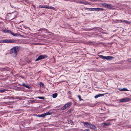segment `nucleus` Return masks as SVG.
Returning <instances> with one entry per match:
<instances>
[{
    "label": "nucleus",
    "instance_id": "37998d69",
    "mask_svg": "<svg viewBox=\"0 0 131 131\" xmlns=\"http://www.w3.org/2000/svg\"><path fill=\"white\" fill-rule=\"evenodd\" d=\"M33 6L34 7H35V5H34Z\"/></svg>",
    "mask_w": 131,
    "mask_h": 131
},
{
    "label": "nucleus",
    "instance_id": "f3484780",
    "mask_svg": "<svg viewBox=\"0 0 131 131\" xmlns=\"http://www.w3.org/2000/svg\"><path fill=\"white\" fill-rule=\"evenodd\" d=\"M57 93L53 94L52 95V97L54 98H56L57 97Z\"/></svg>",
    "mask_w": 131,
    "mask_h": 131
},
{
    "label": "nucleus",
    "instance_id": "a19ab883",
    "mask_svg": "<svg viewBox=\"0 0 131 131\" xmlns=\"http://www.w3.org/2000/svg\"><path fill=\"white\" fill-rule=\"evenodd\" d=\"M14 17L12 18L11 19V20H12V19H14Z\"/></svg>",
    "mask_w": 131,
    "mask_h": 131
},
{
    "label": "nucleus",
    "instance_id": "c756f323",
    "mask_svg": "<svg viewBox=\"0 0 131 131\" xmlns=\"http://www.w3.org/2000/svg\"><path fill=\"white\" fill-rule=\"evenodd\" d=\"M30 102L32 103H35V101L34 100H31L30 101Z\"/></svg>",
    "mask_w": 131,
    "mask_h": 131
},
{
    "label": "nucleus",
    "instance_id": "dca6fc26",
    "mask_svg": "<svg viewBox=\"0 0 131 131\" xmlns=\"http://www.w3.org/2000/svg\"><path fill=\"white\" fill-rule=\"evenodd\" d=\"M119 90L120 91H128V90L126 88H124L123 89H120Z\"/></svg>",
    "mask_w": 131,
    "mask_h": 131
},
{
    "label": "nucleus",
    "instance_id": "6ab92c4d",
    "mask_svg": "<svg viewBox=\"0 0 131 131\" xmlns=\"http://www.w3.org/2000/svg\"><path fill=\"white\" fill-rule=\"evenodd\" d=\"M8 91V90L6 89H4L2 90H0V92L2 93L5 91Z\"/></svg>",
    "mask_w": 131,
    "mask_h": 131
},
{
    "label": "nucleus",
    "instance_id": "473e14b6",
    "mask_svg": "<svg viewBox=\"0 0 131 131\" xmlns=\"http://www.w3.org/2000/svg\"><path fill=\"white\" fill-rule=\"evenodd\" d=\"M90 3H89L88 2H86V3H85V5H87V4H89V5H90Z\"/></svg>",
    "mask_w": 131,
    "mask_h": 131
},
{
    "label": "nucleus",
    "instance_id": "c9c22d12",
    "mask_svg": "<svg viewBox=\"0 0 131 131\" xmlns=\"http://www.w3.org/2000/svg\"><path fill=\"white\" fill-rule=\"evenodd\" d=\"M128 61L129 62H131V58H130V59H128Z\"/></svg>",
    "mask_w": 131,
    "mask_h": 131
},
{
    "label": "nucleus",
    "instance_id": "423d86ee",
    "mask_svg": "<svg viewBox=\"0 0 131 131\" xmlns=\"http://www.w3.org/2000/svg\"><path fill=\"white\" fill-rule=\"evenodd\" d=\"M47 56L46 55H41L38 57L36 60V61H38L41 59H44L47 58Z\"/></svg>",
    "mask_w": 131,
    "mask_h": 131
},
{
    "label": "nucleus",
    "instance_id": "6e6552de",
    "mask_svg": "<svg viewBox=\"0 0 131 131\" xmlns=\"http://www.w3.org/2000/svg\"><path fill=\"white\" fill-rule=\"evenodd\" d=\"M89 128L91 129H94V130H96V127L94 125H92L90 123V124Z\"/></svg>",
    "mask_w": 131,
    "mask_h": 131
},
{
    "label": "nucleus",
    "instance_id": "39448f33",
    "mask_svg": "<svg viewBox=\"0 0 131 131\" xmlns=\"http://www.w3.org/2000/svg\"><path fill=\"white\" fill-rule=\"evenodd\" d=\"M3 31L5 33H8L9 34H10L11 35L14 36H16L17 35V34H14L10 30H4Z\"/></svg>",
    "mask_w": 131,
    "mask_h": 131
},
{
    "label": "nucleus",
    "instance_id": "bb28decb",
    "mask_svg": "<svg viewBox=\"0 0 131 131\" xmlns=\"http://www.w3.org/2000/svg\"><path fill=\"white\" fill-rule=\"evenodd\" d=\"M125 23L126 24H130V22L129 21H128L127 20H126Z\"/></svg>",
    "mask_w": 131,
    "mask_h": 131
},
{
    "label": "nucleus",
    "instance_id": "79ce46f5",
    "mask_svg": "<svg viewBox=\"0 0 131 131\" xmlns=\"http://www.w3.org/2000/svg\"><path fill=\"white\" fill-rule=\"evenodd\" d=\"M72 122V121H70V123H71V122Z\"/></svg>",
    "mask_w": 131,
    "mask_h": 131
},
{
    "label": "nucleus",
    "instance_id": "9b49d317",
    "mask_svg": "<svg viewBox=\"0 0 131 131\" xmlns=\"http://www.w3.org/2000/svg\"><path fill=\"white\" fill-rule=\"evenodd\" d=\"M15 41L14 39H8V43H13L15 42Z\"/></svg>",
    "mask_w": 131,
    "mask_h": 131
},
{
    "label": "nucleus",
    "instance_id": "b1692460",
    "mask_svg": "<svg viewBox=\"0 0 131 131\" xmlns=\"http://www.w3.org/2000/svg\"><path fill=\"white\" fill-rule=\"evenodd\" d=\"M78 97L80 101H81L82 100H83V99H81V97L80 95H78Z\"/></svg>",
    "mask_w": 131,
    "mask_h": 131
},
{
    "label": "nucleus",
    "instance_id": "412c9836",
    "mask_svg": "<svg viewBox=\"0 0 131 131\" xmlns=\"http://www.w3.org/2000/svg\"><path fill=\"white\" fill-rule=\"evenodd\" d=\"M46 115H36V116L39 117H44Z\"/></svg>",
    "mask_w": 131,
    "mask_h": 131
},
{
    "label": "nucleus",
    "instance_id": "0eeeda50",
    "mask_svg": "<svg viewBox=\"0 0 131 131\" xmlns=\"http://www.w3.org/2000/svg\"><path fill=\"white\" fill-rule=\"evenodd\" d=\"M103 5L105 7H107L108 8L111 9L112 8L113 6L111 4L106 3H104L103 4Z\"/></svg>",
    "mask_w": 131,
    "mask_h": 131
},
{
    "label": "nucleus",
    "instance_id": "9d476101",
    "mask_svg": "<svg viewBox=\"0 0 131 131\" xmlns=\"http://www.w3.org/2000/svg\"><path fill=\"white\" fill-rule=\"evenodd\" d=\"M82 123H83L85 126L86 127H89L90 124L88 122H82Z\"/></svg>",
    "mask_w": 131,
    "mask_h": 131
},
{
    "label": "nucleus",
    "instance_id": "4c0bfd02",
    "mask_svg": "<svg viewBox=\"0 0 131 131\" xmlns=\"http://www.w3.org/2000/svg\"><path fill=\"white\" fill-rule=\"evenodd\" d=\"M71 92L70 91H69L68 92V93L69 94H71Z\"/></svg>",
    "mask_w": 131,
    "mask_h": 131
},
{
    "label": "nucleus",
    "instance_id": "2eb2a0df",
    "mask_svg": "<svg viewBox=\"0 0 131 131\" xmlns=\"http://www.w3.org/2000/svg\"><path fill=\"white\" fill-rule=\"evenodd\" d=\"M46 8H48V9H52L53 10L55 9V8L51 6H46Z\"/></svg>",
    "mask_w": 131,
    "mask_h": 131
},
{
    "label": "nucleus",
    "instance_id": "cd10ccee",
    "mask_svg": "<svg viewBox=\"0 0 131 131\" xmlns=\"http://www.w3.org/2000/svg\"><path fill=\"white\" fill-rule=\"evenodd\" d=\"M44 85V84L42 83H40V86L42 87Z\"/></svg>",
    "mask_w": 131,
    "mask_h": 131
},
{
    "label": "nucleus",
    "instance_id": "c85d7f7f",
    "mask_svg": "<svg viewBox=\"0 0 131 131\" xmlns=\"http://www.w3.org/2000/svg\"><path fill=\"white\" fill-rule=\"evenodd\" d=\"M84 130V131H90V129H85L84 130Z\"/></svg>",
    "mask_w": 131,
    "mask_h": 131
},
{
    "label": "nucleus",
    "instance_id": "393cba45",
    "mask_svg": "<svg viewBox=\"0 0 131 131\" xmlns=\"http://www.w3.org/2000/svg\"><path fill=\"white\" fill-rule=\"evenodd\" d=\"M46 6H42L41 5L39 6V7L40 8H46Z\"/></svg>",
    "mask_w": 131,
    "mask_h": 131
},
{
    "label": "nucleus",
    "instance_id": "58836bf2",
    "mask_svg": "<svg viewBox=\"0 0 131 131\" xmlns=\"http://www.w3.org/2000/svg\"><path fill=\"white\" fill-rule=\"evenodd\" d=\"M13 14H14V13H12L11 14V16H13Z\"/></svg>",
    "mask_w": 131,
    "mask_h": 131
},
{
    "label": "nucleus",
    "instance_id": "20e7f679",
    "mask_svg": "<svg viewBox=\"0 0 131 131\" xmlns=\"http://www.w3.org/2000/svg\"><path fill=\"white\" fill-rule=\"evenodd\" d=\"M71 103L69 102L65 104L63 107H61V109L62 110L65 109L67 108L70 107L71 105Z\"/></svg>",
    "mask_w": 131,
    "mask_h": 131
},
{
    "label": "nucleus",
    "instance_id": "e433bc0d",
    "mask_svg": "<svg viewBox=\"0 0 131 131\" xmlns=\"http://www.w3.org/2000/svg\"><path fill=\"white\" fill-rule=\"evenodd\" d=\"M113 120V119H110L107 121H112V120Z\"/></svg>",
    "mask_w": 131,
    "mask_h": 131
},
{
    "label": "nucleus",
    "instance_id": "7c9ffc66",
    "mask_svg": "<svg viewBox=\"0 0 131 131\" xmlns=\"http://www.w3.org/2000/svg\"><path fill=\"white\" fill-rule=\"evenodd\" d=\"M90 1H93V2H95V1H100V0H90Z\"/></svg>",
    "mask_w": 131,
    "mask_h": 131
},
{
    "label": "nucleus",
    "instance_id": "ddd939ff",
    "mask_svg": "<svg viewBox=\"0 0 131 131\" xmlns=\"http://www.w3.org/2000/svg\"><path fill=\"white\" fill-rule=\"evenodd\" d=\"M94 10H95L96 11H101L103 10V9L102 8H94Z\"/></svg>",
    "mask_w": 131,
    "mask_h": 131
},
{
    "label": "nucleus",
    "instance_id": "5701e85b",
    "mask_svg": "<svg viewBox=\"0 0 131 131\" xmlns=\"http://www.w3.org/2000/svg\"><path fill=\"white\" fill-rule=\"evenodd\" d=\"M3 43H8V39L3 40Z\"/></svg>",
    "mask_w": 131,
    "mask_h": 131
},
{
    "label": "nucleus",
    "instance_id": "a211bd4d",
    "mask_svg": "<svg viewBox=\"0 0 131 131\" xmlns=\"http://www.w3.org/2000/svg\"><path fill=\"white\" fill-rule=\"evenodd\" d=\"M94 8H86L85 9L88 10H89L90 11H94Z\"/></svg>",
    "mask_w": 131,
    "mask_h": 131
},
{
    "label": "nucleus",
    "instance_id": "f704fd0d",
    "mask_svg": "<svg viewBox=\"0 0 131 131\" xmlns=\"http://www.w3.org/2000/svg\"><path fill=\"white\" fill-rule=\"evenodd\" d=\"M3 40H0V43H3Z\"/></svg>",
    "mask_w": 131,
    "mask_h": 131
},
{
    "label": "nucleus",
    "instance_id": "2f4dec72",
    "mask_svg": "<svg viewBox=\"0 0 131 131\" xmlns=\"http://www.w3.org/2000/svg\"><path fill=\"white\" fill-rule=\"evenodd\" d=\"M80 3H81L83 4H85V3H86V2L85 3H84V2H80Z\"/></svg>",
    "mask_w": 131,
    "mask_h": 131
},
{
    "label": "nucleus",
    "instance_id": "a878e982",
    "mask_svg": "<svg viewBox=\"0 0 131 131\" xmlns=\"http://www.w3.org/2000/svg\"><path fill=\"white\" fill-rule=\"evenodd\" d=\"M122 20H116V23H118V22H122Z\"/></svg>",
    "mask_w": 131,
    "mask_h": 131
},
{
    "label": "nucleus",
    "instance_id": "72a5a7b5",
    "mask_svg": "<svg viewBox=\"0 0 131 131\" xmlns=\"http://www.w3.org/2000/svg\"><path fill=\"white\" fill-rule=\"evenodd\" d=\"M126 20H122V22H125Z\"/></svg>",
    "mask_w": 131,
    "mask_h": 131
},
{
    "label": "nucleus",
    "instance_id": "1a4fd4ad",
    "mask_svg": "<svg viewBox=\"0 0 131 131\" xmlns=\"http://www.w3.org/2000/svg\"><path fill=\"white\" fill-rule=\"evenodd\" d=\"M111 124V123H102L101 124V125L103 127H104L106 126H110Z\"/></svg>",
    "mask_w": 131,
    "mask_h": 131
},
{
    "label": "nucleus",
    "instance_id": "ea45409f",
    "mask_svg": "<svg viewBox=\"0 0 131 131\" xmlns=\"http://www.w3.org/2000/svg\"><path fill=\"white\" fill-rule=\"evenodd\" d=\"M68 111L69 112H71V110H69Z\"/></svg>",
    "mask_w": 131,
    "mask_h": 131
},
{
    "label": "nucleus",
    "instance_id": "7ed1b4c3",
    "mask_svg": "<svg viewBox=\"0 0 131 131\" xmlns=\"http://www.w3.org/2000/svg\"><path fill=\"white\" fill-rule=\"evenodd\" d=\"M98 56L103 59H105L107 60H111L114 57L111 56H104L102 55H99Z\"/></svg>",
    "mask_w": 131,
    "mask_h": 131
},
{
    "label": "nucleus",
    "instance_id": "4468645a",
    "mask_svg": "<svg viewBox=\"0 0 131 131\" xmlns=\"http://www.w3.org/2000/svg\"><path fill=\"white\" fill-rule=\"evenodd\" d=\"M22 85L23 86H24L27 88L29 89L30 88V87L29 86L25 84L24 83H23L22 84Z\"/></svg>",
    "mask_w": 131,
    "mask_h": 131
},
{
    "label": "nucleus",
    "instance_id": "f8f14e48",
    "mask_svg": "<svg viewBox=\"0 0 131 131\" xmlns=\"http://www.w3.org/2000/svg\"><path fill=\"white\" fill-rule=\"evenodd\" d=\"M104 95V94H99L96 95L94 96V98L95 99H96L99 97L103 96Z\"/></svg>",
    "mask_w": 131,
    "mask_h": 131
},
{
    "label": "nucleus",
    "instance_id": "aec40b11",
    "mask_svg": "<svg viewBox=\"0 0 131 131\" xmlns=\"http://www.w3.org/2000/svg\"><path fill=\"white\" fill-rule=\"evenodd\" d=\"M37 97L40 99H42L43 100H44L45 99V97L44 96H42V97L38 96Z\"/></svg>",
    "mask_w": 131,
    "mask_h": 131
},
{
    "label": "nucleus",
    "instance_id": "f257e3e1",
    "mask_svg": "<svg viewBox=\"0 0 131 131\" xmlns=\"http://www.w3.org/2000/svg\"><path fill=\"white\" fill-rule=\"evenodd\" d=\"M20 47L19 46L14 47L10 50V53L13 54L14 57H16L20 49Z\"/></svg>",
    "mask_w": 131,
    "mask_h": 131
},
{
    "label": "nucleus",
    "instance_id": "4be33fe9",
    "mask_svg": "<svg viewBox=\"0 0 131 131\" xmlns=\"http://www.w3.org/2000/svg\"><path fill=\"white\" fill-rule=\"evenodd\" d=\"M51 114H52V113H50L49 112H47V113H45L42 114L41 115H51Z\"/></svg>",
    "mask_w": 131,
    "mask_h": 131
},
{
    "label": "nucleus",
    "instance_id": "f03ea898",
    "mask_svg": "<svg viewBox=\"0 0 131 131\" xmlns=\"http://www.w3.org/2000/svg\"><path fill=\"white\" fill-rule=\"evenodd\" d=\"M130 99L128 97H126L122 99L119 100V103L126 102L129 101Z\"/></svg>",
    "mask_w": 131,
    "mask_h": 131
}]
</instances>
